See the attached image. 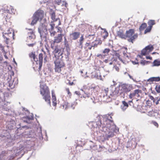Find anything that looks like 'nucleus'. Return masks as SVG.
Instances as JSON below:
<instances>
[{
	"label": "nucleus",
	"instance_id": "f257e3e1",
	"mask_svg": "<svg viewBox=\"0 0 160 160\" xmlns=\"http://www.w3.org/2000/svg\"><path fill=\"white\" fill-rule=\"evenodd\" d=\"M53 53L54 55L53 58H55L54 61L55 71L60 73L62 70L65 68V64L62 59V55L63 53L61 52V48L59 45H57L55 46Z\"/></svg>",
	"mask_w": 160,
	"mask_h": 160
},
{
	"label": "nucleus",
	"instance_id": "f03ea898",
	"mask_svg": "<svg viewBox=\"0 0 160 160\" xmlns=\"http://www.w3.org/2000/svg\"><path fill=\"white\" fill-rule=\"evenodd\" d=\"M112 118L109 115L104 116L102 119L98 120L96 122H92L91 123L92 127L93 128L96 129L97 130H99L101 128H106L109 129H111L112 124L113 122L111 120Z\"/></svg>",
	"mask_w": 160,
	"mask_h": 160
},
{
	"label": "nucleus",
	"instance_id": "7ed1b4c3",
	"mask_svg": "<svg viewBox=\"0 0 160 160\" xmlns=\"http://www.w3.org/2000/svg\"><path fill=\"white\" fill-rule=\"evenodd\" d=\"M40 93L43 98L48 104L51 103V96L50 91L49 87L46 84L42 82H40Z\"/></svg>",
	"mask_w": 160,
	"mask_h": 160
},
{
	"label": "nucleus",
	"instance_id": "20e7f679",
	"mask_svg": "<svg viewBox=\"0 0 160 160\" xmlns=\"http://www.w3.org/2000/svg\"><path fill=\"white\" fill-rule=\"evenodd\" d=\"M44 15V11L41 9H38L33 14L31 24L33 25L36 24L39 20H41L43 18Z\"/></svg>",
	"mask_w": 160,
	"mask_h": 160
},
{
	"label": "nucleus",
	"instance_id": "39448f33",
	"mask_svg": "<svg viewBox=\"0 0 160 160\" xmlns=\"http://www.w3.org/2000/svg\"><path fill=\"white\" fill-rule=\"evenodd\" d=\"M135 30L134 29H131L126 32V38H128V41L130 42L133 43V41L137 39L138 37L137 33L134 34Z\"/></svg>",
	"mask_w": 160,
	"mask_h": 160
},
{
	"label": "nucleus",
	"instance_id": "423d86ee",
	"mask_svg": "<svg viewBox=\"0 0 160 160\" xmlns=\"http://www.w3.org/2000/svg\"><path fill=\"white\" fill-rule=\"evenodd\" d=\"M131 90V88L128 85L123 84L119 86L117 94L118 95H120L125 92H128Z\"/></svg>",
	"mask_w": 160,
	"mask_h": 160
},
{
	"label": "nucleus",
	"instance_id": "0eeeda50",
	"mask_svg": "<svg viewBox=\"0 0 160 160\" xmlns=\"http://www.w3.org/2000/svg\"><path fill=\"white\" fill-rule=\"evenodd\" d=\"M93 89L94 88H92L86 89L84 91V93L83 94H81L80 92L78 91H75V93L78 95L81 98H88L90 97L92 95V91Z\"/></svg>",
	"mask_w": 160,
	"mask_h": 160
},
{
	"label": "nucleus",
	"instance_id": "6e6552de",
	"mask_svg": "<svg viewBox=\"0 0 160 160\" xmlns=\"http://www.w3.org/2000/svg\"><path fill=\"white\" fill-rule=\"evenodd\" d=\"M142 108V112L146 113L148 116L150 117H153L155 116L156 112L150 106L147 105L143 106Z\"/></svg>",
	"mask_w": 160,
	"mask_h": 160
},
{
	"label": "nucleus",
	"instance_id": "1a4fd4ad",
	"mask_svg": "<svg viewBox=\"0 0 160 160\" xmlns=\"http://www.w3.org/2000/svg\"><path fill=\"white\" fill-rule=\"evenodd\" d=\"M38 31L40 34L41 38H45V41L47 42L46 36L48 33L47 26L45 25H42L40 26L38 28Z\"/></svg>",
	"mask_w": 160,
	"mask_h": 160
},
{
	"label": "nucleus",
	"instance_id": "9d476101",
	"mask_svg": "<svg viewBox=\"0 0 160 160\" xmlns=\"http://www.w3.org/2000/svg\"><path fill=\"white\" fill-rule=\"evenodd\" d=\"M142 93V91L141 90L136 89L130 93L129 95V97L130 99L133 98L138 99L141 97Z\"/></svg>",
	"mask_w": 160,
	"mask_h": 160
},
{
	"label": "nucleus",
	"instance_id": "9b49d317",
	"mask_svg": "<svg viewBox=\"0 0 160 160\" xmlns=\"http://www.w3.org/2000/svg\"><path fill=\"white\" fill-rule=\"evenodd\" d=\"M8 31V32L5 33L3 35L4 38L6 39L7 42L12 39L13 40L14 39V33L12 29L9 28Z\"/></svg>",
	"mask_w": 160,
	"mask_h": 160
},
{
	"label": "nucleus",
	"instance_id": "f8f14e48",
	"mask_svg": "<svg viewBox=\"0 0 160 160\" xmlns=\"http://www.w3.org/2000/svg\"><path fill=\"white\" fill-rule=\"evenodd\" d=\"M62 34H58V35L54 37L53 42L51 44V47L52 49L53 48L54 44L55 43H59L61 42L62 40Z\"/></svg>",
	"mask_w": 160,
	"mask_h": 160
},
{
	"label": "nucleus",
	"instance_id": "ddd939ff",
	"mask_svg": "<svg viewBox=\"0 0 160 160\" xmlns=\"http://www.w3.org/2000/svg\"><path fill=\"white\" fill-rule=\"evenodd\" d=\"M12 8V6L10 5H6L4 7V10L5 12L3 14L4 16H6L7 18H9V16H8V14H6V13L10 14V10Z\"/></svg>",
	"mask_w": 160,
	"mask_h": 160
},
{
	"label": "nucleus",
	"instance_id": "4468645a",
	"mask_svg": "<svg viewBox=\"0 0 160 160\" xmlns=\"http://www.w3.org/2000/svg\"><path fill=\"white\" fill-rule=\"evenodd\" d=\"M80 33L79 32H74L70 34V38L72 40H76L78 38L80 35Z\"/></svg>",
	"mask_w": 160,
	"mask_h": 160
},
{
	"label": "nucleus",
	"instance_id": "2eb2a0df",
	"mask_svg": "<svg viewBox=\"0 0 160 160\" xmlns=\"http://www.w3.org/2000/svg\"><path fill=\"white\" fill-rule=\"evenodd\" d=\"M118 36L120 38L125 39L126 38V35L124 33V32L122 29H120L117 32Z\"/></svg>",
	"mask_w": 160,
	"mask_h": 160
},
{
	"label": "nucleus",
	"instance_id": "dca6fc26",
	"mask_svg": "<svg viewBox=\"0 0 160 160\" xmlns=\"http://www.w3.org/2000/svg\"><path fill=\"white\" fill-rule=\"evenodd\" d=\"M52 105L53 106H56L57 105V101L55 94L53 91H52Z\"/></svg>",
	"mask_w": 160,
	"mask_h": 160
},
{
	"label": "nucleus",
	"instance_id": "f3484780",
	"mask_svg": "<svg viewBox=\"0 0 160 160\" xmlns=\"http://www.w3.org/2000/svg\"><path fill=\"white\" fill-rule=\"evenodd\" d=\"M160 80V78L158 77H151L148 80V82H158Z\"/></svg>",
	"mask_w": 160,
	"mask_h": 160
},
{
	"label": "nucleus",
	"instance_id": "a211bd4d",
	"mask_svg": "<svg viewBox=\"0 0 160 160\" xmlns=\"http://www.w3.org/2000/svg\"><path fill=\"white\" fill-rule=\"evenodd\" d=\"M29 30L30 31V32H28V33L29 39L35 38V35L32 30L31 29H29Z\"/></svg>",
	"mask_w": 160,
	"mask_h": 160
},
{
	"label": "nucleus",
	"instance_id": "6ab92c4d",
	"mask_svg": "<svg viewBox=\"0 0 160 160\" xmlns=\"http://www.w3.org/2000/svg\"><path fill=\"white\" fill-rule=\"evenodd\" d=\"M122 104L121 106V108L123 111H125L128 107V104L125 101H122Z\"/></svg>",
	"mask_w": 160,
	"mask_h": 160
},
{
	"label": "nucleus",
	"instance_id": "aec40b11",
	"mask_svg": "<svg viewBox=\"0 0 160 160\" xmlns=\"http://www.w3.org/2000/svg\"><path fill=\"white\" fill-rule=\"evenodd\" d=\"M43 58V55L42 53H40L38 55V59L39 61V68H41L42 65Z\"/></svg>",
	"mask_w": 160,
	"mask_h": 160
},
{
	"label": "nucleus",
	"instance_id": "412c9836",
	"mask_svg": "<svg viewBox=\"0 0 160 160\" xmlns=\"http://www.w3.org/2000/svg\"><path fill=\"white\" fill-rule=\"evenodd\" d=\"M50 15L51 16V18L52 19V20L53 21V22H55L56 21H58V20H59V23L58 24V25H60V21H59V19L57 18H56V15H55V13L53 12H52L50 14Z\"/></svg>",
	"mask_w": 160,
	"mask_h": 160
},
{
	"label": "nucleus",
	"instance_id": "4be33fe9",
	"mask_svg": "<svg viewBox=\"0 0 160 160\" xmlns=\"http://www.w3.org/2000/svg\"><path fill=\"white\" fill-rule=\"evenodd\" d=\"M85 48H87L88 50H91L92 48V45H91L90 40H88V42L85 44Z\"/></svg>",
	"mask_w": 160,
	"mask_h": 160
},
{
	"label": "nucleus",
	"instance_id": "5701e85b",
	"mask_svg": "<svg viewBox=\"0 0 160 160\" xmlns=\"http://www.w3.org/2000/svg\"><path fill=\"white\" fill-rule=\"evenodd\" d=\"M29 56L31 58H32L35 62L38 61V59L37 58H36L35 52H31L29 54Z\"/></svg>",
	"mask_w": 160,
	"mask_h": 160
},
{
	"label": "nucleus",
	"instance_id": "b1692460",
	"mask_svg": "<svg viewBox=\"0 0 160 160\" xmlns=\"http://www.w3.org/2000/svg\"><path fill=\"white\" fill-rule=\"evenodd\" d=\"M128 143L130 144H131V146L132 147H134V148H135L136 147L137 144V143L136 142L135 139H132L131 140L128 142Z\"/></svg>",
	"mask_w": 160,
	"mask_h": 160
},
{
	"label": "nucleus",
	"instance_id": "393cba45",
	"mask_svg": "<svg viewBox=\"0 0 160 160\" xmlns=\"http://www.w3.org/2000/svg\"><path fill=\"white\" fill-rule=\"evenodd\" d=\"M160 66V60L159 59L155 60L152 64V66Z\"/></svg>",
	"mask_w": 160,
	"mask_h": 160
},
{
	"label": "nucleus",
	"instance_id": "a878e982",
	"mask_svg": "<svg viewBox=\"0 0 160 160\" xmlns=\"http://www.w3.org/2000/svg\"><path fill=\"white\" fill-rule=\"evenodd\" d=\"M92 46L93 48L97 47L98 44H101V42H99V41L98 40H95L94 41L92 42Z\"/></svg>",
	"mask_w": 160,
	"mask_h": 160
},
{
	"label": "nucleus",
	"instance_id": "bb28decb",
	"mask_svg": "<svg viewBox=\"0 0 160 160\" xmlns=\"http://www.w3.org/2000/svg\"><path fill=\"white\" fill-rule=\"evenodd\" d=\"M147 24L145 23H143L139 28V31H141L143 30L147 27Z\"/></svg>",
	"mask_w": 160,
	"mask_h": 160
},
{
	"label": "nucleus",
	"instance_id": "cd10ccee",
	"mask_svg": "<svg viewBox=\"0 0 160 160\" xmlns=\"http://www.w3.org/2000/svg\"><path fill=\"white\" fill-rule=\"evenodd\" d=\"M146 49L148 52L149 53L151 52L153 49L154 48L152 45L151 44H149L148 46L145 47Z\"/></svg>",
	"mask_w": 160,
	"mask_h": 160
},
{
	"label": "nucleus",
	"instance_id": "c85d7f7f",
	"mask_svg": "<svg viewBox=\"0 0 160 160\" xmlns=\"http://www.w3.org/2000/svg\"><path fill=\"white\" fill-rule=\"evenodd\" d=\"M73 105V104H70L69 103L67 102L64 104L63 105V108H64L65 109H66L68 108H69L70 106L71 107H72Z\"/></svg>",
	"mask_w": 160,
	"mask_h": 160
},
{
	"label": "nucleus",
	"instance_id": "c756f323",
	"mask_svg": "<svg viewBox=\"0 0 160 160\" xmlns=\"http://www.w3.org/2000/svg\"><path fill=\"white\" fill-rule=\"evenodd\" d=\"M65 48L66 49V51L67 52V54L68 55H70V49L69 47V45H67L64 46Z\"/></svg>",
	"mask_w": 160,
	"mask_h": 160
},
{
	"label": "nucleus",
	"instance_id": "7c9ffc66",
	"mask_svg": "<svg viewBox=\"0 0 160 160\" xmlns=\"http://www.w3.org/2000/svg\"><path fill=\"white\" fill-rule=\"evenodd\" d=\"M148 23L149 26L152 28V26L155 24V22L154 20H150L148 21Z\"/></svg>",
	"mask_w": 160,
	"mask_h": 160
},
{
	"label": "nucleus",
	"instance_id": "2f4dec72",
	"mask_svg": "<svg viewBox=\"0 0 160 160\" xmlns=\"http://www.w3.org/2000/svg\"><path fill=\"white\" fill-rule=\"evenodd\" d=\"M84 40V38L83 37V35H82L80 37V39L79 40V45L81 46L82 47L83 43V41Z\"/></svg>",
	"mask_w": 160,
	"mask_h": 160
},
{
	"label": "nucleus",
	"instance_id": "473e14b6",
	"mask_svg": "<svg viewBox=\"0 0 160 160\" xmlns=\"http://www.w3.org/2000/svg\"><path fill=\"white\" fill-rule=\"evenodd\" d=\"M149 53V52H148V51H147V49H146L145 48L143 49L141 51V54L142 55H145Z\"/></svg>",
	"mask_w": 160,
	"mask_h": 160
},
{
	"label": "nucleus",
	"instance_id": "72a5a7b5",
	"mask_svg": "<svg viewBox=\"0 0 160 160\" xmlns=\"http://www.w3.org/2000/svg\"><path fill=\"white\" fill-rule=\"evenodd\" d=\"M108 88L105 89L102 91V93L103 94V97H104L105 96H107L108 95Z\"/></svg>",
	"mask_w": 160,
	"mask_h": 160
},
{
	"label": "nucleus",
	"instance_id": "f704fd0d",
	"mask_svg": "<svg viewBox=\"0 0 160 160\" xmlns=\"http://www.w3.org/2000/svg\"><path fill=\"white\" fill-rule=\"evenodd\" d=\"M65 90L68 94L67 96L69 98H71L72 94L71 92H70V91L69 88H66Z\"/></svg>",
	"mask_w": 160,
	"mask_h": 160
},
{
	"label": "nucleus",
	"instance_id": "c9c22d12",
	"mask_svg": "<svg viewBox=\"0 0 160 160\" xmlns=\"http://www.w3.org/2000/svg\"><path fill=\"white\" fill-rule=\"evenodd\" d=\"M42 50L43 52V53L44 54V62H46L47 61V58H48L47 56L46 55V52L44 51L42 49Z\"/></svg>",
	"mask_w": 160,
	"mask_h": 160
},
{
	"label": "nucleus",
	"instance_id": "e433bc0d",
	"mask_svg": "<svg viewBox=\"0 0 160 160\" xmlns=\"http://www.w3.org/2000/svg\"><path fill=\"white\" fill-rule=\"evenodd\" d=\"M110 49L109 48H105L103 51V53L105 54L104 56L107 55L110 52Z\"/></svg>",
	"mask_w": 160,
	"mask_h": 160
},
{
	"label": "nucleus",
	"instance_id": "4c0bfd02",
	"mask_svg": "<svg viewBox=\"0 0 160 160\" xmlns=\"http://www.w3.org/2000/svg\"><path fill=\"white\" fill-rule=\"evenodd\" d=\"M152 28L151 26H148L145 30L144 31V33L146 34L147 32H150Z\"/></svg>",
	"mask_w": 160,
	"mask_h": 160
},
{
	"label": "nucleus",
	"instance_id": "58836bf2",
	"mask_svg": "<svg viewBox=\"0 0 160 160\" xmlns=\"http://www.w3.org/2000/svg\"><path fill=\"white\" fill-rule=\"evenodd\" d=\"M16 12V10L12 6L9 14H15Z\"/></svg>",
	"mask_w": 160,
	"mask_h": 160
},
{
	"label": "nucleus",
	"instance_id": "ea45409f",
	"mask_svg": "<svg viewBox=\"0 0 160 160\" xmlns=\"http://www.w3.org/2000/svg\"><path fill=\"white\" fill-rule=\"evenodd\" d=\"M155 90L158 93H160V85H156L155 88Z\"/></svg>",
	"mask_w": 160,
	"mask_h": 160
},
{
	"label": "nucleus",
	"instance_id": "a19ab883",
	"mask_svg": "<svg viewBox=\"0 0 160 160\" xmlns=\"http://www.w3.org/2000/svg\"><path fill=\"white\" fill-rule=\"evenodd\" d=\"M151 124H152L154 125L157 128L158 127V123L156 121H152L151 122Z\"/></svg>",
	"mask_w": 160,
	"mask_h": 160
},
{
	"label": "nucleus",
	"instance_id": "79ce46f5",
	"mask_svg": "<svg viewBox=\"0 0 160 160\" xmlns=\"http://www.w3.org/2000/svg\"><path fill=\"white\" fill-rule=\"evenodd\" d=\"M112 127H113V128H114V129L113 130L114 132H119V128H118L116 127V126H114L113 125H112Z\"/></svg>",
	"mask_w": 160,
	"mask_h": 160
},
{
	"label": "nucleus",
	"instance_id": "37998d69",
	"mask_svg": "<svg viewBox=\"0 0 160 160\" xmlns=\"http://www.w3.org/2000/svg\"><path fill=\"white\" fill-rule=\"evenodd\" d=\"M114 134L113 132H109L108 135V137L109 138L112 137L114 136Z\"/></svg>",
	"mask_w": 160,
	"mask_h": 160
},
{
	"label": "nucleus",
	"instance_id": "c03bdc74",
	"mask_svg": "<svg viewBox=\"0 0 160 160\" xmlns=\"http://www.w3.org/2000/svg\"><path fill=\"white\" fill-rule=\"evenodd\" d=\"M64 46L69 45L68 42L66 37H64Z\"/></svg>",
	"mask_w": 160,
	"mask_h": 160
},
{
	"label": "nucleus",
	"instance_id": "a18cd8bd",
	"mask_svg": "<svg viewBox=\"0 0 160 160\" xmlns=\"http://www.w3.org/2000/svg\"><path fill=\"white\" fill-rule=\"evenodd\" d=\"M88 38H89V39H91V40L93 39L95 37V35H88Z\"/></svg>",
	"mask_w": 160,
	"mask_h": 160
},
{
	"label": "nucleus",
	"instance_id": "49530a36",
	"mask_svg": "<svg viewBox=\"0 0 160 160\" xmlns=\"http://www.w3.org/2000/svg\"><path fill=\"white\" fill-rule=\"evenodd\" d=\"M50 25L51 27V30H52L54 29V27L55 25V24H54L53 23H52V22L50 24Z\"/></svg>",
	"mask_w": 160,
	"mask_h": 160
},
{
	"label": "nucleus",
	"instance_id": "de8ad7c7",
	"mask_svg": "<svg viewBox=\"0 0 160 160\" xmlns=\"http://www.w3.org/2000/svg\"><path fill=\"white\" fill-rule=\"evenodd\" d=\"M147 62H148L145 60H142L141 62V63L143 65H144L146 64H147Z\"/></svg>",
	"mask_w": 160,
	"mask_h": 160
},
{
	"label": "nucleus",
	"instance_id": "09e8293b",
	"mask_svg": "<svg viewBox=\"0 0 160 160\" xmlns=\"http://www.w3.org/2000/svg\"><path fill=\"white\" fill-rule=\"evenodd\" d=\"M50 35L51 36H54L55 35V33H56V32L55 31H52V32L50 31Z\"/></svg>",
	"mask_w": 160,
	"mask_h": 160
},
{
	"label": "nucleus",
	"instance_id": "8fccbe9b",
	"mask_svg": "<svg viewBox=\"0 0 160 160\" xmlns=\"http://www.w3.org/2000/svg\"><path fill=\"white\" fill-rule=\"evenodd\" d=\"M97 57H99L101 58H103L105 56L101 55V54H98L97 55Z\"/></svg>",
	"mask_w": 160,
	"mask_h": 160
},
{
	"label": "nucleus",
	"instance_id": "3c124183",
	"mask_svg": "<svg viewBox=\"0 0 160 160\" xmlns=\"http://www.w3.org/2000/svg\"><path fill=\"white\" fill-rule=\"evenodd\" d=\"M58 32H60L61 33L60 34H62V28L60 27L58 28Z\"/></svg>",
	"mask_w": 160,
	"mask_h": 160
},
{
	"label": "nucleus",
	"instance_id": "603ef678",
	"mask_svg": "<svg viewBox=\"0 0 160 160\" xmlns=\"http://www.w3.org/2000/svg\"><path fill=\"white\" fill-rule=\"evenodd\" d=\"M45 48L47 50V53L49 54V55H50V51L49 49L46 46H45Z\"/></svg>",
	"mask_w": 160,
	"mask_h": 160
},
{
	"label": "nucleus",
	"instance_id": "864d4df0",
	"mask_svg": "<svg viewBox=\"0 0 160 160\" xmlns=\"http://www.w3.org/2000/svg\"><path fill=\"white\" fill-rule=\"evenodd\" d=\"M61 2V0H55V3H57L58 5L60 4V3Z\"/></svg>",
	"mask_w": 160,
	"mask_h": 160
},
{
	"label": "nucleus",
	"instance_id": "5fc2aeb1",
	"mask_svg": "<svg viewBox=\"0 0 160 160\" xmlns=\"http://www.w3.org/2000/svg\"><path fill=\"white\" fill-rule=\"evenodd\" d=\"M108 33L107 32H105V35L103 36V38L105 39L108 36Z\"/></svg>",
	"mask_w": 160,
	"mask_h": 160
},
{
	"label": "nucleus",
	"instance_id": "6e6d98bb",
	"mask_svg": "<svg viewBox=\"0 0 160 160\" xmlns=\"http://www.w3.org/2000/svg\"><path fill=\"white\" fill-rule=\"evenodd\" d=\"M116 55L118 57L120 61H122V59L120 57V55L119 53H116Z\"/></svg>",
	"mask_w": 160,
	"mask_h": 160
},
{
	"label": "nucleus",
	"instance_id": "4d7b16f0",
	"mask_svg": "<svg viewBox=\"0 0 160 160\" xmlns=\"http://www.w3.org/2000/svg\"><path fill=\"white\" fill-rule=\"evenodd\" d=\"M35 44V43H33L32 44H28V45L30 47H33Z\"/></svg>",
	"mask_w": 160,
	"mask_h": 160
},
{
	"label": "nucleus",
	"instance_id": "13d9d810",
	"mask_svg": "<svg viewBox=\"0 0 160 160\" xmlns=\"http://www.w3.org/2000/svg\"><path fill=\"white\" fill-rule=\"evenodd\" d=\"M150 98L153 101V102H155V99L154 98H153V97L152 96H150Z\"/></svg>",
	"mask_w": 160,
	"mask_h": 160
},
{
	"label": "nucleus",
	"instance_id": "bf43d9fd",
	"mask_svg": "<svg viewBox=\"0 0 160 160\" xmlns=\"http://www.w3.org/2000/svg\"><path fill=\"white\" fill-rule=\"evenodd\" d=\"M146 58L147 59H150V60H151V59H152V57H150V56H147L146 57Z\"/></svg>",
	"mask_w": 160,
	"mask_h": 160
},
{
	"label": "nucleus",
	"instance_id": "052dcab7",
	"mask_svg": "<svg viewBox=\"0 0 160 160\" xmlns=\"http://www.w3.org/2000/svg\"><path fill=\"white\" fill-rule=\"evenodd\" d=\"M160 101V98L158 99L157 102H155L156 104H158L159 103V101Z\"/></svg>",
	"mask_w": 160,
	"mask_h": 160
},
{
	"label": "nucleus",
	"instance_id": "680f3d73",
	"mask_svg": "<svg viewBox=\"0 0 160 160\" xmlns=\"http://www.w3.org/2000/svg\"><path fill=\"white\" fill-rule=\"evenodd\" d=\"M40 46H42L43 45V43L42 42H40Z\"/></svg>",
	"mask_w": 160,
	"mask_h": 160
},
{
	"label": "nucleus",
	"instance_id": "e2e57ef3",
	"mask_svg": "<svg viewBox=\"0 0 160 160\" xmlns=\"http://www.w3.org/2000/svg\"><path fill=\"white\" fill-rule=\"evenodd\" d=\"M0 48H3V47L0 44Z\"/></svg>",
	"mask_w": 160,
	"mask_h": 160
},
{
	"label": "nucleus",
	"instance_id": "0e129e2a",
	"mask_svg": "<svg viewBox=\"0 0 160 160\" xmlns=\"http://www.w3.org/2000/svg\"><path fill=\"white\" fill-rule=\"evenodd\" d=\"M73 83H73V82H71H71H70V83H69V85H73Z\"/></svg>",
	"mask_w": 160,
	"mask_h": 160
},
{
	"label": "nucleus",
	"instance_id": "69168bd1",
	"mask_svg": "<svg viewBox=\"0 0 160 160\" xmlns=\"http://www.w3.org/2000/svg\"><path fill=\"white\" fill-rule=\"evenodd\" d=\"M123 54L125 56V55H127V54H126V53L125 52H123Z\"/></svg>",
	"mask_w": 160,
	"mask_h": 160
},
{
	"label": "nucleus",
	"instance_id": "338daca9",
	"mask_svg": "<svg viewBox=\"0 0 160 160\" xmlns=\"http://www.w3.org/2000/svg\"><path fill=\"white\" fill-rule=\"evenodd\" d=\"M65 3V6L66 7H67V5H68V4L66 2H64Z\"/></svg>",
	"mask_w": 160,
	"mask_h": 160
},
{
	"label": "nucleus",
	"instance_id": "774afa93",
	"mask_svg": "<svg viewBox=\"0 0 160 160\" xmlns=\"http://www.w3.org/2000/svg\"><path fill=\"white\" fill-rule=\"evenodd\" d=\"M115 160H122L121 159H115Z\"/></svg>",
	"mask_w": 160,
	"mask_h": 160
}]
</instances>
